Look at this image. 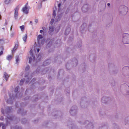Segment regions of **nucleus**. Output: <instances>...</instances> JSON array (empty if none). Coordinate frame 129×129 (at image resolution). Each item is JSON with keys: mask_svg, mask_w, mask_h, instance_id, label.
Listing matches in <instances>:
<instances>
[{"mask_svg": "<svg viewBox=\"0 0 129 129\" xmlns=\"http://www.w3.org/2000/svg\"><path fill=\"white\" fill-rule=\"evenodd\" d=\"M25 77H27V76H25Z\"/></svg>", "mask_w": 129, "mask_h": 129, "instance_id": "nucleus-51", "label": "nucleus"}, {"mask_svg": "<svg viewBox=\"0 0 129 129\" xmlns=\"http://www.w3.org/2000/svg\"><path fill=\"white\" fill-rule=\"evenodd\" d=\"M40 51V49L39 48H38L37 49V52L38 53Z\"/></svg>", "mask_w": 129, "mask_h": 129, "instance_id": "nucleus-37", "label": "nucleus"}, {"mask_svg": "<svg viewBox=\"0 0 129 129\" xmlns=\"http://www.w3.org/2000/svg\"><path fill=\"white\" fill-rule=\"evenodd\" d=\"M61 4L60 3L58 5V7L59 8L58 9V11L59 12L60 11V6Z\"/></svg>", "mask_w": 129, "mask_h": 129, "instance_id": "nucleus-30", "label": "nucleus"}, {"mask_svg": "<svg viewBox=\"0 0 129 129\" xmlns=\"http://www.w3.org/2000/svg\"><path fill=\"white\" fill-rule=\"evenodd\" d=\"M78 63V61L76 59H75L73 60V63L74 64V66H76Z\"/></svg>", "mask_w": 129, "mask_h": 129, "instance_id": "nucleus-15", "label": "nucleus"}, {"mask_svg": "<svg viewBox=\"0 0 129 129\" xmlns=\"http://www.w3.org/2000/svg\"><path fill=\"white\" fill-rule=\"evenodd\" d=\"M4 43V42L3 40L2 39H1L0 40V45L2 44H3Z\"/></svg>", "mask_w": 129, "mask_h": 129, "instance_id": "nucleus-27", "label": "nucleus"}, {"mask_svg": "<svg viewBox=\"0 0 129 129\" xmlns=\"http://www.w3.org/2000/svg\"><path fill=\"white\" fill-rule=\"evenodd\" d=\"M19 9V8L18 7H17L15 8L14 9V17L15 19L16 20L18 18V11Z\"/></svg>", "mask_w": 129, "mask_h": 129, "instance_id": "nucleus-7", "label": "nucleus"}, {"mask_svg": "<svg viewBox=\"0 0 129 129\" xmlns=\"http://www.w3.org/2000/svg\"><path fill=\"white\" fill-rule=\"evenodd\" d=\"M41 57L40 55H39L38 57H37L38 59H39V58Z\"/></svg>", "mask_w": 129, "mask_h": 129, "instance_id": "nucleus-40", "label": "nucleus"}, {"mask_svg": "<svg viewBox=\"0 0 129 129\" xmlns=\"http://www.w3.org/2000/svg\"><path fill=\"white\" fill-rule=\"evenodd\" d=\"M18 45L17 44H16L15 45V47H16L17 48L18 47Z\"/></svg>", "mask_w": 129, "mask_h": 129, "instance_id": "nucleus-41", "label": "nucleus"}, {"mask_svg": "<svg viewBox=\"0 0 129 129\" xmlns=\"http://www.w3.org/2000/svg\"><path fill=\"white\" fill-rule=\"evenodd\" d=\"M64 1H66V0H64Z\"/></svg>", "mask_w": 129, "mask_h": 129, "instance_id": "nucleus-53", "label": "nucleus"}, {"mask_svg": "<svg viewBox=\"0 0 129 129\" xmlns=\"http://www.w3.org/2000/svg\"><path fill=\"white\" fill-rule=\"evenodd\" d=\"M62 16V14H58L55 19V20L56 22L59 21Z\"/></svg>", "mask_w": 129, "mask_h": 129, "instance_id": "nucleus-10", "label": "nucleus"}, {"mask_svg": "<svg viewBox=\"0 0 129 129\" xmlns=\"http://www.w3.org/2000/svg\"><path fill=\"white\" fill-rule=\"evenodd\" d=\"M1 15H0V19H1Z\"/></svg>", "mask_w": 129, "mask_h": 129, "instance_id": "nucleus-49", "label": "nucleus"}, {"mask_svg": "<svg viewBox=\"0 0 129 129\" xmlns=\"http://www.w3.org/2000/svg\"><path fill=\"white\" fill-rule=\"evenodd\" d=\"M46 0H43V1H46Z\"/></svg>", "mask_w": 129, "mask_h": 129, "instance_id": "nucleus-47", "label": "nucleus"}, {"mask_svg": "<svg viewBox=\"0 0 129 129\" xmlns=\"http://www.w3.org/2000/svg\"><path fill=\"white\" fill-rule=\"evenodd\" d=\"M7 117L8 118V119L10 120H11L12 118H11V117H10V118H9L8 117Z\"/></svg>", "mask_w": 129, "mask_h": 129, "instance_id": "nucleus-43", "label": "nucleus"}, {"mask_svg": "<svg viewBox=\"0 0 129 129\" xmlns=\"http://www.w3.org/2000/svg\"><path fill=\"white\" fill-rule=\"evenodd\" d=\"M14 33H12L11 34V36L12 37L14 35Z\"/></svg>", "mask_w": 129, "mask_h": 129, "instance_id": "nucleus-31", "label": "nucleus"}, {"mask_svg": "<svg viewBox=\"0 0 129 129\" xmlns=\"http://www.w3.org/2000/svg\"><path fill=\"white\" fill-rule=\"evenodd\" d=\"M28 80H29V78H28ZM29 82V80H26V83H27Z\"/></svg>", "mask_w": 129, "mask_h": 129, "instance_id": "nucleus-35", "label": "nucleus"}, {"mask_svg": "<svg viewBox=\"0 0 129 129\" xmlns=\"http://www.w3.org/2000/svg\"><path fill=\"white\" fill-rule=\"evenodd\" d=\"M46 62V61L44 62L43 64H44V65H45V63Z\"/></svg>", "mask_w": 129, "mask_h": 129, "instance_id": "nucleus-45", "label": "nucleus"}, {"mask_svg": "<svg viewBox=\"0 0 129 129\" xmlns=\"http://www.w3.org/2000/svg\"><path fill=\"white\" fill-rule=\"evenodd\" d=\"M128 10V8L124 5L120 6L119 8V15H126Z\"/></svg>", "mask_w": 129, "mask_h": 129, "instance_id": "nucleus-1", "label": "nucleus"}, {"mask_svg": "<svg viewBox=\"0 0 129 129\" xmlns=\"http://www.w3.org/2000/svg\"><path fill=\"white\" fill-rule=\"evenodd\" d=\"M17 48L16 47H14V48L12 51V53L14 52V51L16 50Z\"/></svg>", "mask_w": 129, "mask_h": 129, "instance_id": "nucleus-23", "label": "nucleus"}, {"mask_svg": "<svg viewBox=\"0 0 129 129\" xmlns=\"http://www.w3.org/2000/svg\"><path fill=\"white\" fill-rule=\"evenodd\" d=\"M88 5H84L82 8L83 11L84 12H87L88 10Z\"/></svg>", "mask_w": 129, "mask_h": 129, "instance_id": "nucleus-9", "label": "nucleus"}, {"mask_svg": "<svg viewBox=\"0 0 129 129\" xmlns=\"http://www.w3.org/2000/svg\"><path fill=\"white\" fill-rule=\"evenodd\" d=\"M122 72L124 74L127 75H129V67L126 66L122 69Z\"/></svg>", "mask_w": 129, "mask_h": 129, "instance_id": "nucleus-4", "label": "nucleus"}, {"mask_svg": "<svg viewBox=\"0 0 129 129\" xmlns=\"http://www.w3.org/2000/svg\"><path fill=\"white\" fill-rule=\"evenodd\" d=\"M20 28L21 31H23L24 29V26L23 25L20 26Z\"/></svg>", "mask_w": 129, "mask_h": 129, "instance_id": "nucleus-20", "label": "nucleus"}, {"mask_svg": "<svg viewBox=\"0 0 129 129\" xmlns=\"http://www.w3.org/2000/svg\"><path fill=\"white\" fill-rule=\"evenodd\" d=\"M33 52L32 49H31L30 51L29 54H28V57H29V63H30L34 61L35 59V57Z\"/></svg>", "mask_w": 129, "mask_h": 129, "instance_id": "nucleus-3", "label": "nucleus"}, {"mask_svg": "<svg viewBox=\"0 0 129 129\" xmlns=\"http://www.w3.org/2000/svg\"><path fill=\"white\" fill-rule=\"evenodd\" d=\"M27 5L28 3H27L22 9V12L26 14L28 13L29 10L28 7L27 6Z\"/></svg>", "mask_w": 129, "mask_h": 129, "instance_id": "nucleus-6", "label": "nucleus"}, {"mask_svg": "<svg viewBox=\"0 0 129 129\" xmlns=\"http://www.w3.org/2000/svg\"><path fill=\"white\" fill-rule=\"evenodd\" d=\"M54 21V19H52L50 22V23L51 24H52L53 23Z\"/></svg>", "mask_w": 129, "mask_h": 129, "instance_id": "nucleus-28", "label": "nucleus"}, {"mask_svg": "<svg viewBox=\"0 0 129 129\" xmlns=\"http://www.w3.org/2000/svg\"><path fill=\"white\" fill-rule=\"evenodd\" d=\"M56 8H55L54 9V10L53 12V16L54 17V18H55L56 16V14L55 13V11H56Z\"/></svg>", "mask_w": 129, "mask_h": 129, "instance_id": "nucleus-17", "label": "nucleus"}, {"mask_svg": "<svg viewBox=\"0 0 129 129\" xmlns=\"http://www.w3.org/2000/svg\"><path fill=\"white\" fill-rule=\"evenodd\" d=\"M4 77L5 78L6 81H7L9 77V75L5 72L4 73Z\"/></svg>", "mask_w": 129, "mask_h": 129, "instance_id": "nucleus-13", "label": "nucleus"}, {"mask_svg": "<svg viewBox=\"0 0 129 129\" xmlns=\"http://www.w3.org/2000/svg\"><path fill=\"white\" fill-rule=\"evenodd\" d=\"M11 0H5L4 1L5 3L6 4L9 3Z\"/></svg>", "mask_w": 129, "mask_h": 129, "instance_id": "nucleus-21", "label": "nucleus"}, {"mask_svg": "<svg viewBox=\"0 0 129 129\" xmlns=\"http://www.w3.org/2000/svg\"><path fill=\"white\" fill-rule=\"evenodd\" d=\"M122 42L124 44H128L129 43V34L124 33L122 35Z\"/></svg>", "mask_w": 129, "mask_h": 129, "instance_id": "nucleus-2", "label": "nucleus"}, {"mask_svg": "<svg viewBox=\"0 0 129 129\" xmlns=\"http://www.w3.org/2000/svg\"><path fill=\"white\" fill-rule=\"evenodd\" d=\"M18 93H16V94L15 96H14V95L13 96V95H12V96L11 94H9V96L10 97V99H8L7 100V102H8V103H10V102H9V101L11 99H14L16 97L17 98V97H18Z\"/></svg>", "mask_w": 129, "mask_h": 129, "instance_id": "nucleus-8", "label": "nucleus"}, {"mask_svg": "<svg viewBox=\"0 0 129 129\" xmlns=\"http://www.w3.org/2000/svg\"><path fill=\"white\" fill-rule=\"evenodd\" d=\"M86 23H84V24H83L82 26V27H83V26L84 25H86Z\"/></svg>", "mask_w": 129, "mask_h": 129, "instance_id": "nucleus-39", "label": "nucleus"}, {"mask_svg": "<svg viewBox=\"0 0 129 129\" xmlns=\"http://www.w3.org/2000/svg\"><path fill=\"white\" fill-rule=\"evenodd\" d=\"M2 126L3 129H5V124H2Z\"/></svg>", "mask_w": 129, "mask_h": 129, "instance_id": "nucleus-29", "label": "nucleus"}, {"mask_svg": "<svg viewBox=\"0 0 129 129\" xmlns=\"http://www.w3.org/2000/svg\"><path fill=\"white\" fill-rule=\"evenodd\" d=\"M54 31V28L52 26H50L49 27V33L51 34V33Z\"/></svg>", "mask_w": 129, "mask_h": 129, "instance_id": "nucleus-12", "label": "nucleus"}, {"mask_svg": "<svg viewBox=\"0 0 129 129\" xmlns=\"http://www.w3.org/2000/svg\"><path fill=\"white\" fill-rule=\"evenodd\" d=\"M70 28L69 27H68L66 28V30L65 34L66 35H68L69 33V32L70 31Z\"/></svg>", "mask_w": 129, "mask_h": 129, "instance_id": "nucleus-14", "label": "nucleus"}, {"mask_svg": "<svg viewBox=\"0 0 129 129\" xmlns=\"http://www.w3.org/2000/svg\"><path fill=\"white\" fill-rule=\"evenodd\" d=\"M43 37L41 35H39L37 37V40L38 44L39 47L43 45V42L42 41Z\"/></svg>", "mask_w": 129, "mask_h": 129, "instance_id": "nucleus-5", "label": "nucleus"}, {"mask_svg": "<svg viewBox=\"0 0 129 129\" xmlns=\"http://www.w3.org/2000/svg\"><path fill=\"white\" fill-rule=\"evenodd\" d=\"M12 58V56L10 55H9L7 57V59L8 60H10Z\"/></svg>", "mask_w": 129, "mask_h": 129, "instance_id": "nucleus-19", "label": "nucleus"}, {"mask_svg": "<svg viewBox=\"0 0 129 129\" xmlns=\"http://www.w3.org/2000/svg\"><path fill=\"white\" fill-rule=\"evenodd\" d=\"M15 60L16 62V63L18 64L20 60L19 57L18 56H16L15 57Z\"/></svg>", "mask_w": 129, "mask_h": 129, "instance_id": "nucleus-16", "label": "nucleus"}, {"mask_svg": "<svg viewBox=\"0 0 129 129\" xmlns=\"http://www.w3.org/2000/svg\"><path fill=\"white\" fill-rule=\"evenodd\" d=\"M18 86H17L15 89V92L16 93L17 92L18 90Z\"/></svg>", "mask_w": 129, "mask_h": 129, "instance_id": "nucleus-24", "label": "nucleus"}, {"mask_svg": "<svg viewBox=\"0 0 129 129\" xmlns=\"http://www.w3.org/2000/svg\"><path fill=\"white\" fill-rule=\"evenodd\" d=\"M27 38V35L26 34L24 35L22 38L23 40L25 42L26 41V39Z\"/></svg>", "mask_w": 129, "mask_h": 129, "instance_id": "nucleus-18", "label": "nucleus"}, {"mask_svg": "<svg viewBox=\"0 0 129 129\" xmlns=\"http://www.w3.org/2000/svg\"><path fill=\"white\" fill-rule=\"evenodd\" d=\"M7 109H9V110H10V107H7Z\"/></svg>", "mask_w": 129, "mask_h": 129, "instance_id": "nucleus-44", "label": "nucleus"}, {"mask_svg": "<svg viewBox=\"0 0 129 129\" xmlns=\"http://www.w3.org/2000/svg\"><path fill=\"white\" fill-rule=\"evenodd\" d=\"M0 120H3L4 119V117L3 116H1V118H0Z\"/></svg>", "mask_w": 129, "mask_h": 129, "instance_id": "nucleus-33", "label": "nucleus"}, {"mask_svg": "<svg viewBox=\"0 0 129 129\" xmlns=\"http://www.w3.org/2000/svg\"><path fill=\"white\" fill-rule=\"evenodd\" d=\"M127 94H129V87L127 86Z\"/></svg>", "mask_w": 129, "mask_h": 129, "instance_id": "nucleus-26", "label": "nucleus"}, {"mask_svg": "<svg viewBox=\"0 0 129 129\" xmlns=\"http://www.w3.org/2000/svg\"><path fill=\"white\" fill-rule=\"evenodd\" d=\"M3 29H4V28H3Z\"/></svg>", "mask_w": 129, "mask_h": 129, "instance_id": "nucleus-52", "label": "nucleus"}, {"mask_svg": "<svg viewBox=\"0 0 129 129\" xmlns=\"http://www.w3.org/2000/svg\"><path fill=\"white\" fill-rule=\"evenodd\" d=\"M1 111H2V113H3H3H4V110H3V109H2V110H1Z\"/></svg>", "mask_w": 129, "mask_h": 129, "instance_id": "nucleus-38", "label": "nucleus"}, {"mask_svg": "<svg viewBox=\"0 0 129 129\" xmlns=\"http://www.w3.org/2000/svg\"><path fill=\"white\" fill-rule=\"evenodd\" d=\"M43 32V31L42 30H40V33H42Z\"/></svg>", "mask_w": 129, "mask_h": 129, "instance_id": "nucleus-36", "label": "nucleus"}, {"mask_svg": "<svg viewBox=\"0 0 129 129\" xmlns=\"http://www.w3.org/2000/svg\"><path fill=\"white\" fill-rule=\"evenodd\" d=\"M70 112L71 114L72 115H74L76 114L77 112L76 110H73L71 109Z\"/></svg>", "mask_w": 129, "mask_h": 129, "instance_id": "nucleus-11", "label": "nucleus"}, {"mask_svg": "<svg viewBox=\"0 0 129 129\" xmlns=\"http://www.w3.org/2000/svg\"><path fill=\"white\" fill-rule=\"evenodd\" d=\"M12 29V26H11V28H10V30H11Z\"/></svg>", "mask_w": 129, "mask_h": 129, "instance_id": "nucleus-48", "label": "nucleus"}, {"mask_svg": "<svg viewBox=\"0 0 129 129\" xmlns=\"http://www.w3.org/2000/svg\"><path fill=\"white\" fill-rule=\"evenodd\" d=\"M36 47H35V49H36Z\"/></svg>", "mask_w": 129, "mask_h": 129, "instance_id": "nucleus-50", "label": "nucleus"}, {"mask_svg": "<svg viewBox=\"0 0 129 129\" xmlns=\"http://www.w3.org/2000/svg\"><path fill=\"white\" fill-rule=\"evenodd\" d=\"M24 80V79H22L20 81V85H22L23 84Z\"/></svg>", "mask_w": 129, "mask_h": 129, "instance_id": "nucleus-22", "label": "nucleus"}, {"mask_svg": "<svg viewBox=\"0 0 129 129\" xmlns=\"http://www.w3.org/2000/svg\"><path fill=\"white\" fill-rule=\"evenodd\" d=\"M107 5L108 6H109L110 5V4L109 3H108L107 4Z\"/></svg>", "mask_w": 129, "mask_h": 129, "instance_id": "nucleus-42", "label": "nucleus"}, {"mask_svg": "<svg viewBox=\"0 0 129 129\" xmlns=\"http://www.w3.org/2000/svg\"><path fill=\"white\" fill-rule=\"evenodd\" d=\"M35 23H37L38 22V19H36L35 20Z\"/></svg>", "mask_w": 129, "mask_h": 129, "instance_id": "nucleus-32", "label": "nucleus"}, {"mask_svg": "<svg viewBox=\"0 0 129 129\" xmlns=\"http://www.w3.org/2000/svg\"><path fill=\"white\" fill-rule=\"evenodd\" d=\"M29 66L28 65L26 67L25 69V71H27L28 70H29Z\"/></svg>", "mask_w": 129, "mask_h": 129, "instance_id": "nucleus-25", "label": "nucleus"}, {"mask_svg": "<svg viewBox=\"0 0 129 129\" xmlns=\"http://www.w3.org/2000/svg\"><path fill=\"white\" fill-rule=\"evenodd\" d=\"M30 23H32V21H30Z\"/></svg>", "mask_w": 129, "mask_h": 129, "instance_id": "nucleus-46", "label": "nucleus"}, {"mask_svg": "<svg viewBox=\"0 0 129 129\" xmlns=\"http://www.w3.org/2000/svg\"><path fill=\"white\" fill-rule=\"evenodd\" d=\"M3 52L2 51H1L0 52V56L3 54Z\"/></svg>", "mask_w": 129, "mask_h": 129, "instance_id": "nucleus-34", "label": "nucleus"}]
</instances>
